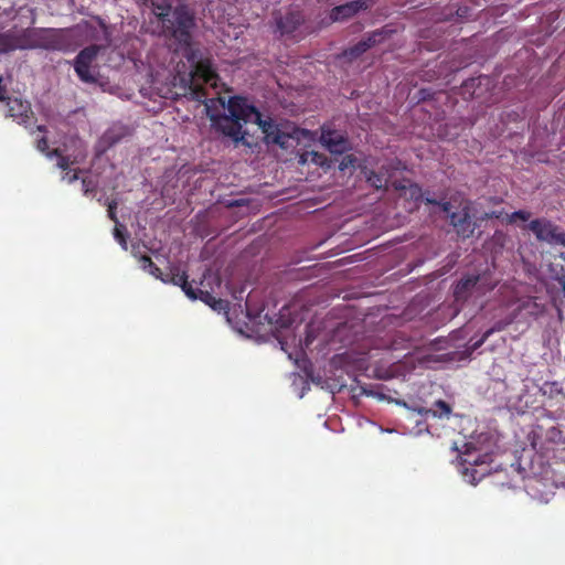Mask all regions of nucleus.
Listing matches in <instances>:
<instances>
[{
	"label": "nucleus",
	"instance_id": "13",
	"mask_svg": "<svg viewBox=\"0 0 565 565\" xmlns=\"http://www.w3.org/2000/svg\"><path fill=\"white\" fill-rule=\"evenodd\" d=\"M18 50H36L39 28L13 29Z\"/></svg>",
	"mask_w": 565,
	"mask_h": 565
},
{
	"label": "nucleus",
	"instance_id": "31",
	"mask_svg": "<svg viewBox=\"0 0 565 565\" xmlns=\"http://www.w3.org/2000/svg\"><path fill=\"white\" fill-rule=\"evenodd\" d=\"M555 280L562 287V291L565 296V265L561 266V270L558 273H555Z\"/></svg>",
	"mask_w": 565,
	"mask_h": 565
},
{
	"label": "nucleus",
	"instance_id": "12",
	"mask_svg": "<svg viewBox=\"0 0 565 565\" xmlns=\"http://www.w3.org/2000/svg\"><path fill=\"white\" fill-rule=\"evenodd\" d=\"M321 141L332 153L343 154L350 149L348 138L342 132L335 130H323Z\"/></svg>",
	"mask_w": 565,
	"mask_h": 565
},
{
	"label": "nucleus",
	"instance_id": "35",
	"mask_svg": "<svg viewBox=\"0 0 565 565\" xmlns=\"http://www.w3.org/2000/svg\"><path fill=\"white\" fill-rule=\"evenodd\" d=\"M409 195L413 199H417L420 195V188L416 184L409 186Z\"/></svg>",
	"mask_w": 565,
	"mask_h": 565
},
{
	"label": "nucleus",
	"instance_id": "38",
	"mask_svg": "<svg viewBox=\"0 0 565 565\" xmlns=\"http://www.w3.org/2000/svg\"><path fill=\"white\" fill-rule=\"evenodd\" d=\"M36 130L41 131V132H46V127L43 125H39V126H36Z\"/></svg>",
	"mask_w": 565,
	"mask_h": 565
},
{
	"label": "nucleus",
	"instance_id": "10",
	"mask_svg": "<svg viewBox=\"0 0 565 565\" xmlns=\"http://www.w3.org/2000/svg\"><path fill=\"white\" fill-rule=\"evenodd\" d=\"M375 3V0H353L340 6H335L330 12L332 21L348 20L361 11H365Z\"/></svg>",
	"mask_w": 565,
	"mask_h": 565
},
{
	"label": "nucleus",
	"instance_id": "29",
	"mask_svg": "<svg viewBox=\"0 0 565 565\" xmlns=\"http://www.w3.org/2000/svg\"><path fill=\"white\" fill-rule=\"evenodd\" d=\"M117 201L115 200H111L108 205H107V213H108V217L114 221L116 224H118V218H117V215H116V209H117Z\"/></svg>",
	"mask_w": 565,
	"mask_h": 565
},
{
	"label": "nucleus",
	"instance_id": "15",
	"mask_svg": "<svg viewBox=\"0 0 565 565\" xmlns=\"http://www.w3.org/2000/svg\"><path fill=\"white\" fill-rule=\"evenodd\" d=\"M195 297L196 299H200L207 306H210L215 311H226L228 309V301L223 300L221 298H215L212 294L209 291L201 290L199 288H195Z\"/></svg>",
	"mask_w": 565,
	"mask_h": 565
},
{
	"label": "nucleus",
	"instance_id": "39",
	"mask_svg": "<svg viewBox=\"0 0 565 565\" xmlns=\"http://www.w3.org/2000/svg\"><path fill=\"white\" fill-rule=\"evenodd\" d=\"M473 82H475V78H471L469 82H466V83H465V86H468V85H469V83H471V84H472Z\"/></svg>",
	"mask_w": 565,
	"mask_h": 565
},
{
	"label": "nucleus",
	"instance_id": "33",
	"mask_svg": "<svg viewBox=\"0 0 565 565\" xmlns=\"http://www.w3.org/2000/svg\"><path fill=\"white\" fill-rule=\"evenodd\" d=\"M355 158L352 154L345 156L339 164L340 170L347 169L349 166H353Z\"/></svg>",
	"mask_w": 565,
	"mask_h": 565
},
{
	"label": "nucleus",
	"instance_id": "26",
	"mask_svg": "<svg viewBox=\"0 0 565 565\" xmlns=\"http://www.w3.org/2000/svg\"><path fill=\"white\" fill-rule=\"evenodd\" d=\"M82 188L85 195L93 194L96 192L97 182L89 178H83Z\"/></svg>",
	"mask_w": 565,
	"mask_h": 565
},
{
	"label": "nucleus",
	"instance_id": "9",
	"mask_svg": "<svg viewBox=\"0 0 565 565\" xmlns=\"http://www.w3.org/2000/svg\"><path fill=\"white\" fill-rule=\"evenodd\" d=\"M449 220L459 236L468 238L473 235L476 223L471 220L469 203H466L460 211L451 212Z\"/></svg>",
	"mask_w": 565,
	"mask_h": 565
},
{
	"label": "nucleus",
	"instance_id": "28",
	"mask_svg": "<svg viewBox=\"0 0 565 565\" xmlns=\"http://www.w3.org/2000/svg\"><path fill=\"white\" fill-rule=\"evenodd\" d=\"M64 174L62 175V180L67 182V183H73L75 182L76 180H78V173L81 172L79 169H75V170H72V169H67V170H64Z\"/></svg>",
	"mask_w": 565,
	"mask_h": 565
},
{
	"label": "nucleus",
	"instance_id": "21",
	"mask_svg": "<svg viewBox=\"0 0 565 565\" xmlns=\"http://www.w3.org/2000/svg\"><path fill=\"white\" fill-rule=\"evenodd\" d=\"M366 181L367 183L380 190V189H386L387 188V178L385 177L384 173L382 172H376V171H369L366 173Z\"/></svg>",
	"mask_w": 565,
	"mask_h": 565
},
{
	"label": "nucleus",
	"instance_id": "4",
	"mask_svg": "<svg viewBox=\"0 0 565 565\" xmlns=\"http://www.w3.org/2000/svg\"><path fill=\"white\" fill-rule=\"evenodd\" d=\"M529 230L540 242L565 247V231L547 218H535L529 223Z\"/></svg>",
	"mask_w": 565,
	"mask_h": 565
},
{
	"label": "nucleus",
	"instance_id": "6",
	"mask_svg": "<svg viewBox=\"0 0 565 565\" xmlns=\"http://www.w3.org/2000/svg\"><path fill=\"white\" fill-rule=\"evenodd\" d=\"M2 82V76H0V102L6 106V115L19 122L25 121L29 118V114H31L30 103L19 97L8 96L6 86Z\"/></svg>",
	"mask_w": 565,
	"mask_h": 565
},
{
	"label": "nucleus",
	"instance_id": "5",
	"mask_svg": "<svg viewBox=\"0 0 565 565\" xmlns=\"http://www.w3.org/2000/svg\"><path fill=\"white\" fill-rule=\"evenodd\" d=\"M492 287H484L480 275H468L462 277L454 289L456 302H466L471 297L483 296Z\"/></svg>",
	"mask_w": 565,
	"mask_h": 565
},
{
	"label": "nucleus",
	"instance_id": "24",
	"mask_svg": "<svg viewBox=\"0 0 565 565\" xmlns=\"http://www.w3.org/2000/svg\"><path fill=\"white\" fill-rule=\"evenodd\" d=\"M365 52H366L365 44H363L361 42V40H360L356 44H354V45L348 47L347 50H344L343 51V56L345 58L352 61V60H355V58L360 57Z\"/></svg>",
	"mask_w": 565,
	"mask_h": 565
},
{
	"label": "nucleus",
	"instance_id": "1",
	"mask_svg": "<svg viewBox=\"0 0 565 565\" xmlns=\"http://www.w3.org/2000/svg\"><path fill=\"white\" fill-rule=\"evenodd\" d=\"M218 75L209 60L199 61L191 72L189 94L192 99L205 106L212 129L228 139L234 147L239 145L253 147L252 136L244 128L247 124H256L264 134L267 145H277L281 149L292 147V141H299L303 130L288 124H277L273 118H263L260 111L242 96L209 98L204 86L217 87Z\"/></svg>",
	"mask_w": 565,
	"mask_h": 565
},
{
	"label": "nucleus",
	"instance_id": "14",
	"mask_svg": "<svg viewBox=\"0 0 565 565\" xmlns=\"http://www.w3.org/2000/svg\"><path fill=\"white\" fill-rule=\"evenodd\" d=\"M167 281L172 282L175 286L181 287L183 292L192 300H196L195 297V288H193L192 284L188 280V275L185 271H180L178 267H171L170 273L163 276Z\"/></svg>",
	"mask_w": 565,
	"mask_h": 565
},
{
	"label": "nucleus",
	"instance_id": "36",
	"mask_svg": "<svg viewBox=\"0 0 565 565\" xmlns=\"http://www.w3.org/2000/svg\"><path fill=\"white\" fill-rule=\"evenodd\" d=\"M468 12H469V8L468 7L459 8L457 10V15L459 18H466L468 15Z\"/></svg>",
	"mask_w": 565,
	"mask_h": 565
},
{
	"label": "nucleus",
	"instance_id": "7",
	"mask_svg": "<svg viewBox=\"0 0 565 565\" xmlns=\"http://www.w3.org/2000/svg\"><path fill=\"white\" fill-rule=\"evenodd\" d=\"M99 53V46L96 44L84 47L74 60V70L84 83H95L96 77L90 71L92 63Z\"/></svg>",
	"mask_w": 565,
	"mask_h": 565
},
{
	"label": "nucleus",
	"instance_id": "16",
	"mask_svg": "<svg viewBox=\"0 0 565 565\" xmlns=\"http://www.w3.org/2000/svg\"><path fill=\"white\" fill-rule=\"evenodd\" d=\"M393 33L392 29H388L387 26H384L382 29H377L375 31H372L367 33L361 42L365 44V50L369 51L370 49L374 47L375 45L382 43L384 39L390 38Z\"/></svg>",
	"mask_w": 565,
	"mask_h": 565
},
{
	"label": "nucleus",
	"instance_id": "17",
	"mask_svg": "<svg viewBox=\"0 0 565 565\" xmlns=\"http://www.w3.org/2000/svg\"><path fill=\"white\" fill-rule=\"evenodd\" d=\"M451 411H452L451 406L448 403H446L443 399H438L434 403L433 408H420L418 411V413L426 417L431 416V417H438V418H443V417L449 418Z\"/></svg>",
	"mask_w": 565,
	"mask_h": 565
},
{
	"label": "nucleus",
	"instance_id": "3",
	"mask_svg": "<svg viewBox=\"0 0 565 565\" xmlns=\"http://www.w3.org/2000/svg\"><path fill=\"white\" fill-rule=\"evenodd\" d=\"M38 49L45 51L71 52L75 40L71 29L39 28Z\"/></svg>",
	"mask_w": 565,
	"mask_h": 565
},
{
	"label": "nucleus",
	"instance_id": "20",
	"mask_svg": "<svg viewBox=\"0 0 565 565\" xmlns=\"http://www.w3.org/2000/svg\"><path fill=\"white\" fill-rule=\"evenodd\" d=\"M511 322H512L511 319L499 320V321L494 322V324L482 334L481 339L475 343V349L481 347L489 339V337L491 334H493L494 332L504 330Z\"/></svg>",
	"mask_w": 565,
	"mask_h": 565
},
{
	"label": "nucleus",
	"instance_id": "40",
	"mask_svg": "<svg viewBox=\"0 0 565 565\" xmlns=\"http://www.w3.org/2000/svg\"><path fill=\"white\" fill-rule=\"evenodd\" d=\"M561 257L565 260V253H561Z\"/></svg>",
	"mask_w": 565,
	"mask_h": 565
},
{
	"label": "nucleus",
	"instance_id": "2",
	"mask_svg": "<svg viewBox=\"0 0 565 565\" xmlns=\"http://www.w3.org/2000/svg\"><path fill=\"white\" fill-rule=\"evenodd\" d=\"M195 28L194 13L185 4H178L159 26V35L171 41L178 49L191 46Z\"/></svg>",
	"mask_w": 565,
	"mask_h": 565
},
{
	"label": "nucleus",
	"instance_id": "19",
	"mask_svg": "<svg viewBox=\"0 0 565 565\" xmlns=\"http://www.w3.org/2000/svg\"><path fill=\"white\" fill-rule=\"evenodd\" d=\"M139 263L143 270H147L150 275L162 281H167V279L162 275L161 269L152 262V259L148 255H142L139 258Z\"/></svg>",
	"mask_w": 565,
	"mask_h": 565
},
{
	"label": "nucleus",
	"instance_id": "22",
	"mask_svg": "<svg viewBox=\"0 0 565 565\" xmlns=\"http://www.w3.org/2000/svg\"><path fill=\"white\" fill-rule=\"evenodd\" d=\"M174 8H172L169 3H153V14L158 20V26H160L166 18L170 17V13L173 11Z\"/></svg>",
	"mask_w": 565,
	"mask_h": 565
},
{
	"label": "nucleus",
	"instance_id": "27",
	"mask_svg": "<svg viewBox=\"0 0 565 565\" xmlns=\"http://www.w3.org/2000/svg\"><path fill=\"white\" fill-rule=\"evenodd\" d=\"M508 223H514L516 220L527 221L531 217V213L524 210H519L510 215H507Z\"/></svg>",
	"mask_w": 565,
	"mask_h": 565
},
{
	"label": "nucleus",
	"instance_id": "30",
	"mask_svg": "<svg viewBox=\"0 0 565 565\" xmlns=\"http://www.w3.org/2000/svg\"><path fill=\"white\" fill-rule=\"evenodd\" d=\"M36 149L43 153L51 152L49 150V141L45 136H42L41 138L36 139Z\"/></svg>",
	"mask_w": 565,
	"mask_h": 565
},
{
	"label": "nucleus",
	"instance_id": "8",
	"mask_svg": "<svg viewBox=\"0 0 565 565\" xmlns=\"http://www.w3.org/2000/svg\"><path fill=\"white\" fill-rule=\"evenodd\" d=\"M491 456L489 454H484L482 456H478L473 459H465V466L462 469V476L466 480H468L471 484H477L481 481L486 476L491 473Z\"/></svg>",
	"mask_w": 565,
	"mask_h": 565
},
{
	"label": "nucleus",
	"instance_id": "34",
	"mask_svg": "<svg viewBox=\"0 0 565 565\" xmlns=\"http://www.w3.org/2000/svg\"><path fill=\"white\" fill-rule=\"evenodd\" d=\"M502 215H503V211H492V212L486 213L484 216L482 217V220L501 218Z\"/></svg>",
	"mask_w": 565,
	"mask_h": 565
},
{
	"label": "nucleus",
	"instance_id": "37",
	"mask_svg": "<svg viewBox=\"0 0 565 565\" xmlns=\"http://www.w3.org/2000/svg\"><path fill=\"white\" fill-rule=\"evenodd\" d=\"M103 141L107 142L108 145H113L116 142V139L113 138L110 132H106L103 137Z\"/></svg>",
	"mask_w": 565,
	"mask_h": 565
},
{
	"label": "nucleus",
	"instance_id": "18",
	"mask_svg": "<svg viewBox=\"0 0 565 565\" xmlns=\"http://www.w3.org/2000/svg\"><path fill=\"white\" fill-rule=\"evenodd\" d=\"M15 34L12 30L0 33V53H8L18 50L15 46Z\"/></svg>",
	"mask_w": 565,
	"mask_h": 565
},
{
	"label": "nucleus",
	"instance_id": "32",
	"mask_svg": "<svg viewBox=\"0 0 565 565\" xmlns=\"http://www.w3.org/2000/svg\"><path fill=\"white\" fill-rule=\"evenodd\" d=\"M426 202L429 204L439 205L441 207V210L444 212H446L448 215L451 213L450 212V209H451L450 202H438L437 200H434V199H426Z\"/></svg>",
	"mask_w": 565,
	"mask_h": 565
},
{
	"label": "nucleus",
	"instance_id": "11",
	"mask_svg": "<svg viewBox=\"0 0 565 565\" xmlns=\"http://www.w3.org/2000/svg\"><path fill=\"white\" fill-rule=\"evenodd\" d=\"M274 19L276 22V32L281 36L291 34L303 22V17L299 11H288L285 14L275 12Z\"/></svg>",
	"mask_w": 565,
	"mask_h": 565
},
{
	"label": "nucleus",
	"instance_id": "25",
	"mask_svg": "<svg viewBox=\"0 0 565 565\" xmlns=\"http://www.w3.org/2000/svg\"><path fill=\"white\" fill-rule=\"evenodd\" d=\"M114 236L117 242L122 246L124 249H127V239H126V227L121 224H116L114 230Z\"/></svg>",
	"mask_w": 565,
	"mask_h": 565
},
{
	"label": "nucleus",
	"instance_id": "23",
	"mask_svg": "<svg viewBox=\"0 0 565 565\" xmlns=\"http://www.w3.org/2000/svg\"><path fill=\"white\" fill-rule=\"evenodd\" d=\"M46 157L50 159L53 157H56L57 158L56 167L62 169L63 171L70 169L71 164L73 163L71 161L70 157L64 156L62 153L61 149H58V148L51 150V152H47Z\"/></svg>",
	"mask_w": 565,
	"mask_h": 565
}]
</instances>
